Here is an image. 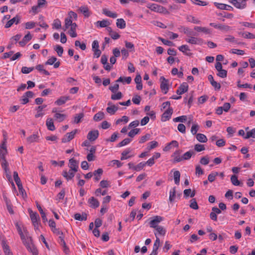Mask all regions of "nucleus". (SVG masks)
I'll list each match as a JSON object with an SVG mask.
<instances>
[{"mask_svg":"<svg viewBox=\"0 0 255 255\" xmlns=\"http://www.w3.org/2000/svg\"><path fill=\"white\" fill-rule=\"evenodd\" d=\"M39 136L37 134H33L32 135H31L30 136H28L26 140L29 143H31L37 141V140L38 139Z\"/></svg>","mask_w":255,"mask_h":255,"instance_id":"29","label":"nucleus"},{"mask_svg":"<svg viewBox=\"0 0 255 255\" xmlns=\"http://www.w3.org/2000/svg\"><path fill=\"white\" fill-rule=\"evenodd\" d=\"M97 24L101 27H106L110 25V22L107 20H103L102 21H98L97 22Z\"/></svg>","mask_w":255,"mask_h":255,"instance_id":"46","label":"nucleus"},{"mask_svg":"<svg viewBox=\"0 0 255 255\" xmlns=\"http://www.w3.org/2000/svg\"><path fill=\"white\" fill-rule=\"evenodd\" d=\"M232 183L235 186L241 185L240 181L238 179V177L236 175H233L231 177Z\"/></svg>","mask_w":255,"mask_h":255,"instance_id":"36","label":"nucleus"},{"mask_svg":"<svg viewBox=\"0 0 255 255\" xmlns=\"http://www.w3.org/2000/svg\"><path fill=\"white\" fill-rule=\"evenodd\" d=\"M79 10L84 14L85 17H89L90 15L89 10L87 6H81L79 8Z\"/></svg>","mask_w":255,"mask_h":255,"instance_id":"33","label":"nucleus"},{"mask_svg":"<svg viewBox=\"0 0 255 255\" xmlns=\"http://www.w3.org/2000/svg\"><path fill=\"white\" fill-rule=\"evenodd\" d=\"M140 131L139 128H134L131 130L128 133V135L130 137H133L136 134H137Z\"/></svg>","mask_w":255,"mask_h":255,"instance_id":"54","label":"nucleus"},{"mask_svg":"<svg viewBox=\"0 0 255 255\" xmlns=\"http://www.w3.org/2000/svg\"><path fill=\"white\" fill-rule=\"evenodd\" d=\"M88 203L90 204V207L93 208H96L99 206V202L94 197H92L89 199Z\"/></svg>","mask_w":255,"mask_h":255,"instance_id":"17","label":"nucleus"},{"mask_svg":"<svg viewBox=\"0 0 255 255\" xmlns=\"http://www.w3.org/2000/svg\"><path fill=\"white\" fill-rule=\"evenodd\" d=\"M172 113V108L171 107H168V109L166 111H165L164 113L162 114L161 117V121L165 122L167 120H169L170 119Z\"/></svg>","mask_w":255,"mask_h":255,"instance_id":"6","label":"nucleus"},{"mask_svg":"<svg viewBox=\"0 0 255 255\" xmlns=\"http://www.w3.org/2000/svg\"><path fill=\"white\" fill-rule=\"evenodd\" d=\"M59 239L60 240V244L63 248V251L66 254L69 253V249L66 245V243L64 240V238L62 236H60Z\"/></svg>","mask_w":255,"mask_h":255,"instance_id":"25","label":"nucleus"},{"mask_svg":"<svg viewBox=\"0 0 255 255\" xmlns=\"http://www.w3.org/2000/svg\"><path fill=\"white\" fill-rule=\"evenodd\" d=\"M35 69L40 72H42L45 75H49L50 73L48 71L44 69L43 65L39 64L36 66Z\"/></svg>","mask_w":255,"mask_h":255,"instance_id":"39","label":"nucleus"},{"mask_svg":"<svg viewBox=\"0 0 255 255\" xmlns=\"http://www.w3.org/2000/svg\"><path fill=\"white\" fill-rule=\"evenodd\" d=\"M74 23L72 22V21L70 18L67 17L65 19V25L63 29L65 31L67 29L69 28L70 26H72Z\"/></svg>","mask_w":255,"mask_h":255,"instance_id":"41","label":"nucleus"},{"mask_svg":"<svg viewBox=\"0 0 255 255\" xmlns=\"http://www.w3.org/2000/svg\"><path fill=\"white\" fill-rule=\"evenodd\" d=\"M240 34H242V35L245 38H248V39H254L255 38V35L254 34L250 33V32H247V33H240Z\"/></svg>","mask_w":255,"mask_h":255,"instance_id":"51","label":"nucleus"},{"mask_svg":"<svg viewBox=\"0 0 255 255\" xmlns=\"http://www.w3.org/2000/svg\"><path fill=\"white\" fill-rule=\"evenodd\" d=\"M70 100V98L68 96H62L55 101V104L58 106H61L64 104L66 102Z\"/></svg>","mask_w":255,"mask_h":255,"instance_id":"22","label":"nucleus"},{"mask_svg":"<svg viewBox=\"0 0 255 255\" xmlns=\"http://www.w3.org/2000/svg\"><path fill=\"white\" fill-rule=\"evenodd\" d=\"M75 172L73 170L70 169L68 172L63 171L62 172V176L65 177L67 180L72 179L75 176Z\"/></svg>","mask_w":255,"mask_h":255,"instance_id":"15","label":"nucleus"},{"mask_svg":"<svg viewBox=\"0 0 255 255\" xmlns=\"http://www.w3.org/2000/svg\"><path fill=\"white\" fill-rule=\"evenodd\" d=\"M223 32H227L231 30V27L227 25L219 24L218 28Z\"/></svg>","mask_w":255,"mask_h":255,"instance_id":"44","label":"nucleus"},{"mask_svg":"<svg viewBox=\"0 0 255 255\" xmlns=\"http://www.w3.org/2000/svg\"><path fill=\"white\" fill-rule=\"evenodd\" d=\"M217 75L221 78H226L227 76V71L224 69L218 71Z\"/></svg>","mask_w":255,"mask_h":255,"instance_id":"62","label":"nucleus"},{"mask_svg":"<svg viewBox=\"0 0 255 255\" xmlns=\"http://www.w3.org/2000/svg\"><path fill=\"white\" fill-rule=\"evenodd\" d=\"M194 30L198 32H202L206 34H209L210 33V30L207 27H201V26H195Z\"/></svg>","mask_w":255,"mask_h":255,"instance_id":"28","label":"nucleus"},{"mask_svg":"<svg viewBox=\"0 0 255 255\" xmlns=\"http://www.w3.org/2000/svg\"><path fill=\"white\" fill-rule=\"evenodd\" d=\"M195 36H191L189 37V39H186V41L191 44H201L203 43V40L201 38H198L194 37Z\"/></svg>","mask_w":255,"mask_h":255,"instance_id":"12","label":"nucleus"},{"mask_svg":"<svg viewBox=\"0 0 255 255\" xmlns=\"http://www.w3.org/2000/svg\"><path fill=\"white\" fill-rule=\"evenodd\" d=\"M47 107V105H43L42 106H39L37 107V114L35 115V118H37L40 117H42L43 115V114L41 112H42V110L45 108Z\"/></svg>","mask_w":255,"mask_h":255,"instance_id":"34","label":"nucleus"},{"mask_svg":"<svg viewBox=\"0 0 255 255\" xmlns=\"http://www.w3.org/2000/svg\"><path fill=\"white\" fill-rule=\"evenodd\" d=\"M34 67H22L21 68V72L23 74H28L34 70Z\"/></svg>","mask_w":255,"mask_h":255,"instance_id":"56","label":"nucleus"},{"mask_svg":"<svg viewBox=\"0 0 255 255\" xmlns=\"http://www.w3.org/2000/svg\"><path fill=\"white\" fill-rule=\"evenodd\" d=\"M147 7L150 9L151 10L155 12L162 13L164 14L169 13V12L168 11L166 8L161 5L155 3L148 4L147 5Z\"/></svg>","mask_w":255,"mask_h":255,"instance_id":"1","label":"nucleus"},{"mask_svg":"<svg viewBox=\"0 0 255 255\" xmlns=\"http://www.w3.org/2000/svg\"><path fill=\"white\" fill-rule=\"evenodd\" d=\"M102 12L106 16L113 18H116L118 16V14H117V13L113 12L107 8H103L102 10Z\"/></svg>","mask_w":255,"mask_h":255,"instance_id":"20","label":"nucleus"},{"mask_svg":"<svg viewBox=\"0 0 255 255\" xmlns=\"http://www.w3.org/2000/svg\"><path fill=\"white\" fill-rule=\"evenodd\" d=\"M191 1L194 4L202 5V6H206L208 4V3L205 1H202L200 0H191Z\"/></svg>","mask_w":255,"mask_h":255,"instance_id":"58","label":"nucleus"},{"mask_svg":"<svg viewBox=\"0 0 255 255\" xmlns=\"http://www.w3.org/2000/svg\"><path fill=\"white\" fill-rule=\"evenodd\" d=\"M175 193H176V189L175 187H174L172 189V191H170V195H169V201L170 202H172L175 199Z\"/></svg>","mask_w":255,"mask_h":255,"instance_id":"59","label":"nucleus"},{"mask_svg":"<svg viewBox=\"0 0 255 255\" xmlns=\"http://www.w3.org/2000/svg\"><path fill=\"white\" fill-rule=\"evenodd\" d=\"M131 141V139L129 138H126L124 139L123 140H122L121 142L119 143L118 146L119 147H122L125 145H126L129 143L130 141Z\"/></svg>","mask_w":255,"mask_h":255,"instance_id":"50","label":"nucleus"},{"mask_svg":"<svg viewBox=\"0 0 255 255\" xmlns=\"http://www.w3.org/2000/svg\"><path fill=\"white\" fill-rule=\"evenodd\" d=\"M178 49L187 56H191L192 54L190 52H187V51H190V49L189 46L187 45H182V46L178 47Z\"/></svg>","mask_w":255,"mask_h":255,"instance_id":"23","label":"nucleus"},{"mask_svg":"<svg viewBox=\"0 0 255 255\" xmlns=\"http://www.w3.org/2000/svg\"><path fill=\"white\" fill-rule=\"evenodd\" d=\"M3 249L5 255H13L12 253L10 252L8 246L5 243H3Z\"/></svg>","mask_w":255,"mask_h":255,"instance_id":"52","label":"nucleus"},{"mask_svg":"<svg viewBox=\"0 0 255 255\" xmlns=\"http://www.w3.org/2000/svg\"><path fill=\"white\" fill-rule=\"evenodd\" d=\"M161 81L160 89L166 94L168 91L169 87L168 85V80L166 79L163 76H162L160 78Z\"/></svg>","mask_w":255,"mask_h":255,"instance_id":"4","label":"nucleus"},{"mask_svg":"<svg viewBox=\"0 0 255 255\" xmlns=\"http://www.w3.org/2000/svg\"><path fill=\"white\" fill-rule=\"evenodd\" d=\"M28 212L30 214V217L32 222L35 227L38 226V220L40 219L39 215L36 212H33V211L29 209Z\"/></svg>","mask_w":255,"mask_h":255,"instance_id":"3","label":"nucleus"},{"mask_svg":"<svg viewBox=\"0 0 255 255\" xmlns=\"http://www.w3.org/2000/svg\"><path fill=\"white\" fill-rule=\"evenodd\" d=\"M103 173V170L102 168H99L95 170L93 173V175L95 176L94 179L96 181H98L101 179V176Z\"/></svg>","mask_w":255,"mask_h":255,"instance_id":"18","label":"nucleus"},{"mask_svg":"<svg viewBox=\"0 0 255 255\" xmlns=\"http://www.w3.org/2000/svg\"><path fill=\"white\" fill-rule=\"evenodd\" d=\"M77 26V24L76 23H74L71 26L70 29L68 31V33L72 37H76L77 36L76 32Z\"/></svg>","mask_w":255,"mask_h":255,"instance_id":"21","label":"nucleus"},{"mask_svg":"<svg viewBox=\"0 0 255 255\" xmlns=\"http://www.w3.org/2000/svg\"><path fill=\"white\" fill-rule=\"evenodd\" d=\"M130 152H131V150L130 149V148L127 149L126 150H124L122 153L121 160H124L127 159L130 157H132V155L127 156Z\"/></svg>","mask_w":255,"mask_h":255,"instance_id":"30","label":"nucleus"},{"mask_svg":"<svg viewBox=\"0 0 255 255\" xmlns=\"http://www.w3.org/2000/svg\"><path fill=\"white\" fill-rule=\"evenodd\" d=\"M205 147L203 144H196L194 146V149L197 152H200L205 150Z\"/></svg>","mask_w":255,"mask_h":255,"instance_id":"60","label":"nucleus"},{"mask_svg":"<svg viewBox=\"0 0 255 255\" xmlns=\"http://www.w3.org/2000/svg\"><path fill=\"white\" fill-rule=\"evenodd\" d=\"M20 17L18 15L8 20L5 25V28H8L12 26L13 23L17 24L20 22Z\"/></svg>","mask_w":255,"mask_h":255,"instance_id":"8","label":"nucleus"},{"mask_svg":"<svg viewBox=\"0 0 255 255\" xmlns=\"http://www.w3.org/2000/svg\"><path fill=\"white\" fill-rule=\"evenodd\" d=\"M36 206L41 215L43 222L44 223L46 222L47 221V219L46 218V214L44 212L40 205L37 202L36 203Z\"/></svg>","mask_w":255,"mask_h":255,"instance_id":"26","label":"nucleus"},{"mask_svg":"<svg viewBox=\"0 0 255 255\" xmlns=\"http://www.w3.org/2000/svg\"><path fill=\"white\" fill-rule=\"evenodd\" d=\"M195 152L193 150H190L185 152L183 155V160H188L189 159L193 154H194Z\"/></svg>","mask_w":255,"mask_h":255,"instance_id":"42","label":"nucleus"},{"mask_svg":"<svg viewBox=\"0 0 255 255\" xmlns=\"http://www.w3.org/2000/svg\"><path fill=\"white\" fill-rule=\"evenodd\" d=\"M99 131L97 130L90 131L88 135L87 138L91 141H95L98 137Z\"/></svg>","mask_w":255,"mask_h":255,"instance_id":"13","label":"nucleus"},{"mask_svg":"<svg viewBox=\"0 0 255 255\" xmlns=\"http://www.w3.org/2000/svg\"><path fill=\"white\" fill-rule=\"evenodd\" d=\"M196 138L201 142H206L208 140L206 136L202 133H197L196 134Z\"/></svg>","mask_w":255,"mask_h":255,"instance_id":"31","label":"nucleus"},{"mask_svg":"<svg viewBox=\"0 0 255 255\" xmlns=\"http://www.w3.org/2000/svg\"><path fill=\"white\" fill-rule=\"evenodd\" d=\"M67 117L66 115L60 114V113H56L54 115V118L58 121V122H61L63 121Z\"/></svg>","mask_w":255,"mask_h":255,"instance_id":"32","label":"nucleus"},{"mask_svg":"<svg viewBox=\"0 0 255 255\" xmlns=\"http://www.w3.org/2000/svg\"><path fill=\"white\" fill-rule=\"evenodd\" d=\"M157 233L160 235H164L165 234V230L161 226H158L155 228Z\"/></svg>","mask_w":255,"mask_h":255,"instance_id":"63","label":"nucleus"},{"mask_svg":"<svg viewBox=\"0 0 255 255\" xmlns=\"http://www.w3.org/2000/svg\"><path fill=\"white\" fill-rule=\"evenodd\" d=\"M187 120V116H182L178 117H177L173 119V121L175 122H181L184 123Z\"/></svg>","mask_w":255,"mask_h":255,"instance_id":"57","label":"nucleus"},{"mask_svg":"<svg viewBox=\"0 0 255 255\" xmlns=\"http://www.w3.org/2000/svg\"><path fill=\"white\" fill-rule=\"evenodd\" d=\"M217 172H212L208 175V180L210 182H213L215 180L216 177L218 175Z\"/></svg>","mask_w":255,"mask_h":255,"instance_id":"49","label":"nucleus"},{"mask_svg":"<svg viewBox=\"0 0 255 255\" xmlns=\"http://www.w3.org/2000/svg\"><path fill=\"white\" fill-rule=\"evenodd\" d=\"M57 59L56 57L52 56L51 58H49L48 60L45 63V65H53L54 64V67L55 68H57L59 67L60 63L59 61L56 62Z\"/></svg>","mask_w":255,"mask_h":255,"instance_id":"10","label":"nucleus"},{"mask_svg":"<svg viewBox=\"0 0 255 255\" xmlns=\"http://www.w3.org/2000/svg\"><path fill=\"white\" fill-rule=\"evenodd\" d=\"M179 30H180V31L186 34L188 37H191V36L198 35L197 33L194 32L193 31L189 29L188 27H185L181 26L180 27H179Z\"/></svg>","mask_w":255,"mask_h":255,"instance_id":"9","label":"nucleus"},{"mask_svg":"<svg viewBox=\"0 0 255 255\" xmlns=\"http://www.w3.org/2000/svg\"><path fill=\"white\" fill-rule=\"evenodd\" d=\"M122 94L121 92H118L117 94L112 95L111 99L113 100H120L122 98Z\"/></svg>","mask_w":255,"mask_h":255,"instance_id":"61","label":"nucleus"},{"mask_svg":"<svg viewBox=\"0 0 255 255\" xmlns=\"http://www.w3.org/2000/svg\"><path fill=\"white\" fill-rule=\"evenodd\" d=\"M77 131V129H75L70 132L67 133L62 138V142L63 143H66L70 141L71 140L74 138Z\"/></svg>","mask_w":255,"mask_h":255,"instance_id":"5","label":"nucleus"},{"mask_svg":"<svg viewBox=\"0 0 255 255\" xmlns=\"http://www.w3.org/2000/svg\"><path fill=\"white\" fill-rule=\"evenodd\" d=\"M69 167L70 169L73 170L74 172H77L79 168L78 162L74 158L70 159L69 160Z\"/></svg>","mask_w":255,"mask_h":255,"instance_id":"14","label":"nucleus"},{"mask_svg":"<svg viewBox=\"0 0 255 255\" xmlns=\"http://www.w3.org/2000/svg\"><path fill=\"white\" fill-rule=\"evenodd\" d=\"M158 145V143L156 141H152L151 142H149L148 144V146H147V149L148 150H150L152 149H153L157 147Z\"/></svg>","mask_w":255,"mask_h":255,"instance_id":"48","label":"nucleus"},{"mask_svg":"<svg viewBox=\"0 0 255 255\" xmlns=\"http://www.w3.org/2000/svg\"><path fill=\"white\" fill-rule=\"evenodd\" d=\"M32 39V35L30 32H28L23 38L21 41L19 42V44L20 46L23 47L25 44Z\"/></svg>","mask_w":255,"mask_h":255,"instance_id":"16","label":"nucleus"},{"mask_svg":"<svg viewBox=\"0 0 255 255\" xmlns=\"http://www.w3.org/2000/svg\"><path fill=\"white\" fill-rule=\"evenodd\" d=\"M104 118V114L103 112H100L95 115L93 119L95 121H100Z\"/></svg>","mask_w":255,"mask_h":255,"instance_id":"37","label":"nucleus"},{"mask_svg":"<svg viewBox=\"0 0 255 255\" xmlns=\"http://www.w3.org/2000/svg\"><path fill=\"white\" fill-rule=\"evenodd\" d=\"M116 25L118 28L121 29L125 28L126 26V22L123 18L117 19Z\"/></svg>","mask_w":255,"mask_h":255,"instance_id":"27","label":"nucleus"},{"mask_svg":"<svg viewBox=\"0 0 255 255\" xmlns=\"http://www.w3.org/2000/svg\"><path fill=\"white\" fill-rule=\"evenodd\" d=\"M46 125L47 126V128L51 131H53L55 129V127L54 125L53 120L51 118H48L47 119Z\"/></svg>","mask_w":255,"mask_h":255,"instance_id":"24","label":"nucleus"},{"mask_svg":"<svg viewBox=\"0 0 255 255\" xmlns=\"http://www.w3.org/2000/svg\"><path fill=\"white\" fill-rule=\"evenodd\" d=\"M190 207L194 210H197L199 208L195 199L193 198L190 200Z\"/></svg>","mask_w":255,"mask_h":255,"instance_id":"45","label":"nucleus"},{"mask_svg":"<svg viewBox=\"0 0 255 255\" xmlns=\"http://www.w3.org/2000/svg\"><path fill=\"white\" fill-rule=\"evenodd\" d=\"M13 178L17 186L22 185L20 178L18 176V173L16 171L13 172Z\"/></svg>","mask_w":255,"mask_h":255,"instance_id":"43","label":"nucleus"},{"mask_svg":"<svg viewBox=\"0 0 255 255\" xmlns=\"http://www.w3.org/2000/svg\"><path fill=\"white\" fill-rule=\"evenodd\" d=\"M75 45L76 47L79 46L82 50H85L86 48V45L85 43H81L79 40H76L75 42Z\"/></svg>","mask_w":255,"mask_h":255,"instance_id":"53","label":"nucleus"},{"mask_svg":"<svg viewBox=\"0 0 255 255\" xmlns=\"http://www.w3.org/2000/svg\"><path fill=\"white\" fill-rule=\"evenodd\" d=\"M188 90V85L187 83L186 82H183L178 87V89L176 90V93L178 95H182L187 92Z\"/></svg>","mask_w":255,"mask_h":255,"instance_id":"7","label":"nucleus"},{"mask_svg":"<svg viewBox=\"0 0 255 255\" xmlns=\"http://www.w3.org/2000/svg\"><path fill=\"white\" fill-rule=\"evenodd\" d=\"M131 81V78L130 77H120L117 81L116 82H125L127 84L130 83Z\"/></svg>","mask_w":255,"mask_h":255,"instance_id":"40","label":"nucleus"},{"mask_svg":"<svg viewBox=\"0 0 255 255\" xmlns=\"http://www.w3.org/2000/svg\"><path fill=\"white\" fill-rule=\"evenodd\" d=\"M84 114L83 113L77 114L74 117V123L78 124L81 122V120L84 117Z\"/></svg>","mask_w":255,"mask_h":255,"instance_id":"47","label":"nucleus"},{"mask_svg":"<svg viewBox=\"0 0 255 255\" xmlns=\"http://www.w3.org/2000/svg\"><path fill=\"white\" fill-rule=\"evenodd\" d=\"M118 107L115 105H112L110 107H108L106 110L107 112L111 115H114L116 111L118 110Z\"/></svg>","mask_w":255,"mask_h":255,"instance_id":"35","label":"nucleus"},{"mask_svg":"<svg viewBox=\"0 0 255 255\" xmlns=\"http://www.w3.org/2000/svg\"><path fill=\"white\" fill-rule=\"evenodd\" d=\"M162 220V218L159 216H155L152 220L149 222L150 227L151 228H155L158 227V224Z\"/></svg>","mask_w":255,"mask_h":255,"instance_id":"11","label":"nucleus"},{"mask_svg":"<svg viewBox=\"0 0 255 255\" xmlns=\"http://www.w3.org/2000/svg\"><path fill=\"white\" fill-rule=\"evenodd\" d=\"M247 0H231L230 2L236 8L243 9L246 7V1Z\"/></svg>","mask_w":255,"mask_h":255,"instance_id":"2","label":"nucleus"},{"mask_svg":"<svg viewBox=\"0 0 255 255\" xmlns=\"http://www.w3.org/2000/svg\"><path fill=\"white\" fill-rule=\"evenodd\" d=\"M209 162V158L208 156L202 157L200 161V163L203 165H207Z\"/></svg>","mask_w":255,"mask_h":255,"instance_id":"64","label":"nucleus"},{"mask_svg":"<svg viewBox=\"0 0 255 255\" xmlns=\"http://www.w3.org/2000/svg\"><path fill=\"white\" fill-rule=\"evenodd\" d=\"M74 218L78 221H86L87 219V214L85 212H83L82 215L80 213H76L74 215Z\"/></svg>","mask_w":255,"mask_h":255,"instance_id":"19","label":"nucleus"},{"mask_svg":"<svg viewBox=\"0 0 255 255\" xmlns=\"http://www.w3.org/2000/svg\"><path fill=\"white\" fill-rule=\"evenodd\" d=\"M54 50L56 51L59 56H62L63 53V48L61 46L58 45H56L54 47Z\"/></svg>","mask_w":255,"mask_h":255,"instance_id":"55","label":"nucleus"},{"mask_svg":"<svg viewBox=\"0 0 255 255\" xmlns=\"http://www.w3.org/2000/svg\"><path fill=\"white\" fill-rule=\"evenodd\" d=\"M175 183L178 185L180 183V173L179 171H175L173 173Z\"/></svg>","mask_w":255,"mask_h":255,"instance_id":"38","label":"nucleus"}]
</instances>
